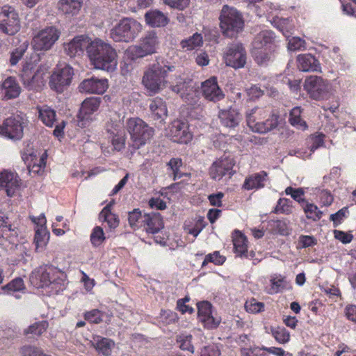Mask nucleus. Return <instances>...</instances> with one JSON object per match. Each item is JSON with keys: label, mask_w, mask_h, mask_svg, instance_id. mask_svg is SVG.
Segmentation results:
<instances>
[{"label": "nucleus", "mask_w": 356, "mask_h": 356, "mask_svg": "<svg viewBox=\"0 0 356 356\" xmlns=\"http://www.w3.org/2000/svg\"><path fill=\"white\" fill-rule=\"evenodd\" d=\"M106 130L108 134V139L111 142L116 150H121L124 147V131L122 123L118 120L113 122L108 121L106 125Z\"/></svg>", "instance_id": "16"}, {"label": "nucleus", "mask_w": 356, "mask_h": 356, "mask_svg": "<svg viewBox=\"0 0 356 356\" xmlns=\"http://www.w3.org/2000/svg\"><path fill=\"white\" fill-rule=\"evenodd\" d=\"M48 326L47 321L35 322L24 330V334L29 337H40L47 331Z\"/></svg>", "instance_id": "44"}, {"label": "nucleus", "mask_w": 356, "mask_h": 356, "mask_svg": "<svg viewBox=\"0 0 356 356\" xmlns=\"http://www.w3.org/2000/svg\"><path fill=\"white\" fill-rule=\"evenodd\" d=\"M22 182L17 173L3 170L0 172V190L4 189L8 197H13L19 190Z\"/></svg>", "instance_id": "19"}, {"label": "nucleus", "mask_w": 356, "mask_h": 356, "mask_svg": "<svg viewBox=\"0 0 356 356\" xmlns=\"http://www.w3.org/2000/svg\"><path fill=\"white\" fill-rule=\"evenodd\" d=\"M142 30L140 22L133 18L124 17L111 29L110 37L115 42L133 41Z\"/></svg>", "instance_id": "6"}, {"label": "nucleus", "mask_w": 356, "mask_h": 356, "mask_svg": "<svg viewBox=\"0 0 356 356\" xmlns=\"http://www.w3.org/2000/svg\"><path fill=\"white\" fill-rule=\"evenodd\" d=\"M267 180L268 173L262 170L247 177L245 179L242 188L247 191L259 190L265 186Z\"/></svg>", "instance_id": "31"}, {"label": "nucleus", "mask_w": 356, "mask_h": 356, "mask_svg": "<svg viewBox=\"0 0 356 356\" xmlns=\"http://www.w3.org/2000/svg\"><path fill=\"white\" fill-rule=\"evenodd\" d=\"M1 88L4 91L5 97L7 99L17 98L21 93V87L13 76L7 77L3 81Z\"/></svg>", "instance_id": "33"}, {"label": "nucleus", "mask_w": 356, "mask_h": 356, "mask_svg": "<svg viewBox=\"0 0 356 356\" xmlns=\"http://www.w3.org/2000/svg\"><path fill=\"white\" fill-rule=\"evenodd\" d=\"M38 119L47 127H53L57 120L56 112L47 105L38 106Z\"/></svg>", "instance_id": "34"}, {"label": "nucleus", "mask_w": 356, "mask_h": 356, "mask_svg": "<svg viewBox=\"0 0 356 356\" xmlns=\"http://www.w3.org/2000/svg\"><path fill=\"white\" fill-rule=\"evenodd\" d=\"M272 335L280 343H286L290 340V334L284 327H277L271 330Z\"/></svg>", "instance_id": "54"}, {"label": "nucleus", "mask_w": 356, "mask_h": 356, "mask_svg": "<svg viewBox=\"0 0 356 356\" xmlns=\"http://www.w3.org/2000/svg\"><path fill=\"white\" fill-rule=\"evenodd\" d=\"M2 289L3 291H6L8 293H12L24 290L25 289V285L22 278L17 277L3 286Z\"/></svg>", "instance_id": "57"}, {"label": "nucleus", "mask_w": 356, "mask_h": 356, "mask_svg": "<svg viewBox=\"0 0 356 356\" xmlns=\"http://www.w3.org/2000/svg\"><path fill=\"white\" fill-rule=\"evenodd\" d=\"M157 44V36L155 33L151 32L140 40L138 45L130 47L127 54L132 60L143 58L155 53Z\"/></svg>", "instance_id": "12"}, {"label": "nucleus", "mask_w": 356, "mask_h": 356, "mask_svg": "<svg viewBox=\"0 0 356 356\" xmlns=\"http://www.w3.org/2000/svg\"><path fill=\"white\" fill-rule=\"evenodd\" d=\"M149 109L155 120L167 116V106L165 102L161 97H156L152 100L149 104Z\"/></svg>", "instance_id": "39"}, {"label": "nucleus", "mask_w": 356, "mask_h": 356, "mask_svg": "<svg viewBox=\"0 0 356 356\" xmlns=\"http://www.w3.org/2000/svg\"><path fill=\"white\" fill-rule=\"evenodd\" d=\"M52 268H49V264H44L35 268L31 273L29 280L31 284L36 289H41L48 294V285L47 277L49 275H54Z\"/></svg>", "instance_id": "20"}, {"label": "nucleus", "mask_w": 356, "mask_h": 356, "mask_svg": "<svg viewBox=\"0 0 356 356\" xmlns=\"http://www.w3.org/2000/svg\"><path fill=\"white\" fill-rule=\"evenodd\" d=\"M302 112V110L300 106L293 108L289 113V122L293 127L304 131L308 127L306 122L301 118Z\"/></svg>", "instance_id": "41"}, {"label": "nucleus", "mask_w": 356, "mask_h": 356, "mask_svg": "<svg viewBox=\"0 0 356 356\" xmlns=\"http://www.w3.org/2000/svg\"><path fill=\"white\" fill-rule=\"evenodd\" d=\"M60 31L55 26H47L40 30L33 38V45L35 50L47 51L59 39Z\"/></svg>", "instance_id": "11"}, {"label": "nucleus", "mask_w": 356, "mask_h": 356, "mask_svg": "<svg viewBox=\"0 0 356 356\" xmlns=\"http://www.w3.org/2000/svg\"><path fill=\"white\" fill-rule=\"evenodd\" d=\"M302 206L308 219L317 221L321 218L323 212L314 204L306 201Z\"/></svg>", "instance_id": "47"}, {"label": "nucleus", "mask_w": 356, "mask_h": 356, "mask_svg": "<svg viewBox=\"0 0 356 356\" xmlns=\"http://www.w3.org/2000/svg\"><path fill=\"white\" fill-rule=\"evenodd\" d=\"M278 44L275 33L271 30H262L254 38L251 55L259 65H266L275 57Z\"/></svg>", "instance_id": "2"}, {"label": "nucleus", "mask_w": 356, "mask_h": 356, "mask_svg": "<svg viewBox=\"0 0 356 356\" xmlns=\"http://www.w3.org/2000/svg\"><path fill=\"white\" fill-rule=\"evenodd\" d=\"M21 356H49L44 354L42 350L35 346H24L20 349Z\"/></svg>", "instance_id": "61"}, {"label": "nucleus", "mask_w": 356, "mask_h": 356, "mask_svg": "<svg viewBox=\"0 0 356 356\" xmlns=\"http://www.w3.org/2000/svg\"><path fill=\"white\" fill-rule=\"evenodd\" d=\"M234 165L232 160L228 158L218 159L209 168V176L214 180H220L225 175L232 174Z\"/></svg>", "instance_id": "25"}, {"label": "nucleus", "mask_w": 356, "mask_h": 356, "mask_svg": "<svg viewBox=\"0 0 356 356\" xmlns=\"http://www.w3.org/2000/svg\"><path fill=\"white\" fill-rule=\"evenodd\" d=\"M21 29L17 12L10 6L0 8V30L6 35H14Z\"/></svg>", "instance_id": "9"}, {"label": "nucleus", "mask_w": 356, "mask_h": 356, "mask_svg": "<svg viewBox=\"0 0 356 356\" xmlns=\"http://www.w3.org/2000/svg\"><path fill=\"white\" fill-rule=\"evenodd\" d=\"M88 56L96 69L107 72L114 71L118 65L115 49L102 39L95 38L87 44Z\"/></svg>", "instance_id": "1"}, {"label": "nucleus", "mask_w": 356, "mask_h": 356, "mask_svg": "<svg viewBox=\"0 0 356 356\" xmlns=\"http://www.w3.org/2000/svg\"><path fill=\"white\" fill-rule=\"evenodd\" d=\"M288 49L293 51L304 50L306 49V42L299 37H292L288 40Z\"/></svg>", "instance_id": "60"}, {"label": "nucleus", "mask_w": 356, "mask_h": 356, "mask_svg": "<svg viewBox=\"0 0 356 356\" xmlns=\"http://www.w3.org/2000/svg\"><path fill=\"white\" fill-rule=\"evenodd\" d=\"M92 344L99 354L104 356H109L111 354L112 348L115 346L112 339L98 335L93 337Z\"/></svg>", "instance_id": "35"}, {"label": "nucleus", "mask_w": 356, "mask_h": 356, "mask_svg": "<svg viewBox=\"0 0 356 356\" xmlns=\"http://www.w3.org/2000/svg\"><path fill=\"white\" fill-rule=\"evenodd\" d=\"M88 39V37L83 35L75 36L69 42L64 43L65 53L71 58L81 55L84 47H87Z\"/></svg>", "instance_id": "27"}, {"label": "nucleus", "mask_w": 356, "mask_h": 356, "mask_svg": "<svg viewBox=\"0 0 356 356\" xmlns=\"http://www.w3.org/2000/svg\"><path fill=\"white\" fill-rule=\"evenodd\" d=\"M197 318L207 330H213L218 327L220 323V318L213 316V306L209 301H202L197 305Z\"/></svg>", "instance_id": "15"}, {"label": "nucleus", "mask_w": 356, "mask_h": 356, "mask_svg": "<svg viewBox=\"0 0 356 356\" xmlns=\"http://www.w3.org/2000/svg\"><path fill=\"white\" fill-rule=\"evenodd\" d=\"M143 229L147 233L154 234L164 227L162 216L158 212L147 213Z\"/></svg>", "instance_id": "28"}, {"label": "nucleus", "mask_w": 356, "mask_h": 356, "mask_svg": "<svg viewBox=\"0 0 356 356\" xmlns=\"http://www.w3.org/2000/svg\"><path fill=\"white\" fill-rule=\"evenodd\" d=\"M28 47V42H25L12 51L10 58V63L11 65H15L21 60L26 51Z\"/></svg>", "instance_id": "55"}, {"label": "nucleus", "mask_w": 356, "mask_h": 356, "mask_svg": "<svg viewBox=\"0 0 356 356\" xmlns=\"http://www.w3.org/2000/svg\"><path fill=\"white\" fill-rule=\"evenodd\" d=\"M267 229L274 234L282 236L289 234L288 222L285 220H270L268 221Z\"/></svg>", "instance_id": "40"}, {"label": "nucleus", "mask_w": 356, "mask_h": 356, "mask_svg": "<svg viewBox=\"0 0 356 356\" xmlns=\"http://www.w3.org/2000/svg\"><path fill=\"white\" fill-rule=\"evenodd\" d=\"M104 312L97 309H94L90 311L86 312L84 314V318L90 323L99 324L102 322Z\"/></svg>", "instance_id": "59"}, {"label": "nucleus", "mask_w": 356, "mask_h": 356, "mask_svg": "<svg viewBox=\"0 0 356 356\" xmlns=\"http://www.w3.org/2000/svg\"><path fill=\"white\" fill-rule=\"evenodd\" d=\"M190 298L188 296L184 297V298L179 299L177 302V309L179 311L181 314H193L194 312V309L186 305V302H189Z\"/></svg>", "instance_id": "64"}, {"label": "nucleus", "mask_w": 356, "mask_h": 356, "mask_svg": "<svg viewBox=\"0 0 356 356\" xmlns=\"http://www.w3.org/2000/svg\"><path fill=\"white\" fill-rule=\"evenodd\" d=\"M173 68V66H163L158 63H154L145 71L142 83L148 91L156 94L165 87L168 72Z\"/></svg>", "instance_id": "3"}, {"label": "nucleus", "mask_w": 356, "mask_h": 356, "mask_svg": "<svg viewBox=\"0 0 356 356\" xmlns=\"http://www.w3.org/2000/svg\"><path fill=\"white\" fill-rule=\"evenodd\" d=\"M82 3L81 0H59L58 8L65 15H75L81 10Z\"/></svg>", "instance_id": "38"}, {"label": "nucleus", "mask_w": 356, "mask_h": 356, "mask_svg": "<svg viewBox=\"0 0 356 356\" xmlns=\"http://www.w3.org/2000/svg\"><path fill=\"white\" fill-rule=\"evenodd\" d=\"M169 135L174 142L187 143L192 140L193 136L188 131V124L179 120H174L170 127Z\"/></svg>", "instance_id": "22"}, {"label": "nucleus", "mask_w": 356, "mask_h": 356, "mask_svg": "<svg viewBox=\"0 0 356 356\" xmlns=\"http://www.w3.org/2000/svg\"><path fill=\"white\" fill-rule=\"evenodd\" d=\"M73 75L74 69L70 65H56L49 77L50 88L58 93L63 92L71 84Z\"/></svg>", "instance_id": "8"}, {"label": "nucleus", "mask_w": 356, "mask_h": 356, "mask_svg": "<svg viewBox=\"0 0 356 356\" xmlns=\"http://www.w3.org/2000/svg\"><path fill=\"white\" fill-rule=\"evenodd\" d=\"M36 63L26 60L22 65L20 77L24 86L29 90L39 91L46 83V71L42 67L35 70Z\"/></svg>", "instance_id": "5"}, {"label": "nucleus", "mask_w": 356, "mask_h": 356, "mask_svg": "<svg viewBox=\"0 0 356 356\" xmlns=\"http://www.w3.org/2000/svg\"><path fill=\"white\" fill-rule=\"evenodd\" d=\"M108 87V83L106 79H98L92 76L81 81L79 86V89L81 92L103 94Z\"/></svg>", "instance_id": "24"}, {"label": "nucleus", "mask_w": 356, "mask_h": 356, "mask_svg": "<svg viewBox=\"0 0 356 356\" xmlns=\"http://www.w3.org/2000/svg\"><path fill=\"white\" fill-rule=\"evenodd\" d=\"M106 238L105 233L102 227L95 226L92 229L90 236V241L94 248L101 246L106 241Z\"/></svg>", "instance_id": "48"}, {"label": "nucleus", "mask_w": 356, "mask_h": 356, "mask_svg": "<svg viewBox=\"0 0 356 356\" xmlns=\"http://www.w3.org/2000/svg\"><path fill=\"white\" fill-rule=\"evenodd\" d=\"M201 92L207 100L213 102H219L225 97V94L218 84L217 78L215 76L202 83Z\"/></svg>", "instance_id": "21"}, {"label": "nucleus", "mask_w": 356, "mask_h": 356, "mask_svg": "<svg viewBox=\"0 0 356 356\" xmlns=\"http://www.w3.org/2000/svg\"><path fill=\"white\" fill-rule=\"evenodd\" d=\"M101 102L100 97H92L82 102L77 115V125L79 127L85 128L93 120V114L99 109Z\"/></svg>", "instance_id": "13"}, {"label": "nucleus", "mask_w": 356, "mask_h": 356, "mask_svg": "<svg viewBox=\"0 0 356 356\" xmlns=\"http://www.w3.org/2000/svg\"><path fill=\"white\" fill-rule=\"evenodd\" d=\"M241 356H270L266 348L253 347L241 349Z\"/></svg>", "instance_id": "62"}, {"label": "nucleus", "mask_w": 356, "mask_h": 356, "mask_svg": "<svg viewBox=\"0 0 356 356\" xmlns=\"http://www.w3.org/2000/svg\"><path fill=\"white\" fill-rule=\"evenodd\" d=\"M234 251L236 256L252 259L255 256L253 251L248 252V238L238 230H235L233 234Z\"/></svg>", "instance_id": "26"}, {"label": "nucleus", "mask_w": 356, "mask_h": 356, "mask_svg": "<svg viewBox=\"0 0 356 356\" xmlns=\"http://www.w3.org/2000/svg\"><path fill=\"white\" fill-rule=\"evenodd\" d=\"M292 206L291 201L286 198H280L273 212L275 213L289 214L291 213Z\"/></svg>", "instance_id": "56"}, {"label": "nucleus", "mask_w": 356, "mask_h": 356, "mask_svg": "<svg viewBox=\"0 0 356 356\" xmlns=\"http://www.w3.org/2000/svg\"><path fill=\"white\" fill-rule=\"evenodd\" d=\"M146 23L152 27H161L165 26L168 22V17L161 11L151 10L145 15Z\"/></svg>", "instance_id": "37"}, {"label": "nucleus", "mask_w": 356, "mask_h": 356, "mask_svg": "<svg viewBox=\"0 0 356 356\" xmlns=\"http://www.w3.org/2000/svg\"><path fill=\"white\" fill-rule=\"evenodd\" d=\"M49 267L52 268V270L54 269L52 271L54 275H49V277H47L48 295L58 294L65 289L67 275L64 271L51 264H49Z\"/></svg>", "instance_id": "17"}, {"label": "nucleus", "mask_w": 356, "mask_h": 356, "mask_svg": "<svg viewBox=\"0 0 356 356\" xmlns=\"http://www.w3.org/2000/svg\"><path fill=\"white\" fill-rule=\"evenodd\" d=\"M268 115V111L264 108L255 107L246 113V120L248 127L254 131L258 122L264 120Z\"/></svg>", "instance_id": "36"}, {"label": "nucleus", "mask_w": 356, "mask_h": 356, "mask_svg": "<svg viewBox=\"0 0 356 356\" xmlns=\"http://www.w3.org/2000/svg\"><path fill=\"white\" fill-rule=\"evenodd\" d=\"M49 233L47 231V227H40L35 228V234L34 241L36 248L46 245L49 240Z\"/></svg>", "instance_id": "51"}, {"label": "nucleus", "mask_w": 356, "mask_h": 356, "mask_svg": "<svg viewBox=\"0 0 356 356\" xmlns=\"http://www.w3.org/2000/svg\"><path fill=\"white\" fill-rule=\"evenodd\" d=\"M304 90L309 97L314 100L326 99L329 93V83L327 80L318 76H309L305 80Z\"/></svg>", "instance_id": "10"}, {"label": "nucleus", "mask_w": 356, "mask_h": 356, "mask_svg": "<svg viewBox=\"0 0 356 356\" xmlns=\"http://www.w3.org/2000/svg\"><path fill=\"white\" fill-rule=\"evenodd\" d=\"M203 43L202 36L200 33H195L187 39L181 42V47L186 51H191L202 46Z\"/></svg>", "instance_id": "46"}, {"label": "nucleus", "mask_w": 356, "mask_h": 356, "mask_svg": "<svg viewBox=\"0 0 356 356\" xmlns=\"http://www.w3.org/2000/svg\"><path fill=\"white\" fill-rule=\"evenodd\" d=\"M220 123L229 128H234L239 124L241 120L240 113L236 108L230 107L227 109H221L218 113Z\"/></svg>", "instance_id": "30"}, {"label": "nucleus", "mask_w": 356, "mask_h": 356, "mask_svg": "<svg viewBox=\"0 0 356 356\" xmlns=\"http://www.w3.org/2000/svg\"><path fill=\"white\" fill-rule=\"evenodd\" d=\"M192 335L189 334L181 333L177 336V341L179 344V348L182 350H187L191 353H194V346L192 344Z\"/></svg>", "instance_id": "50"}, {"label": "nucleus", "mask_w": 356, "mask_h": 356, "mask_svg": "<svg viewBox=\"0 0 356 356\" xmlns=\"http://www.w3.org/2000/svg\"><path fill=\"white\" fill-rule=\"evenodd\" d=\"M349 215V210L348 207H344L339 209L337 212L331 214L330 216V220L333 222V225L334 227H337L341 222L348 218Z\"/></svg>", "instance_id": "58"}, {"label": "nucleus", "mask_w": 356, "mask_h": 356, "mask_svg": "<svg viewBox=\"0 0 356 356\" xmlns=\"http://www.w3.org/2000/svg\"><path fill=\"white\" fill-rule=\"evenodd\" d=\"M0 213V238L9 240L10 237L17 234L15 229L6 220L8 218H4Z\"/></svg>", "instance_id": "49"}, {"label": "nucleus", "mask_w": 356, "mask_h": 356, "mask_svg": "<svg viewBox=\"0 0 356 356\" xmlns=\"http://www.w3.org/2000/svg\"><path fill=\"white\" fill-rule=\"evenodd\" d=\"M278 118L279 117L277 115H269L266 120H263L261 122H258L257 127H256L254 131L264 134L274 129L278 125Z\"/></svg>", "instance_id": "42"}, {"label": "nucleus", "mask_w": 356, "mask_h": 356, "mask_svg": "<svg viewBox=\"0 0 356 356\" xmlns=\"http://www.w3.org/2000/svg\"><path fill=\"white\" fill-rule=\"evenodd\" d=\"M22 122L15 118L6 119L3 124H0V135L13 140H19L23 136Z\"/></svg>", "instance_id": "23"}, {"label": "nucleus", "mask_w": 356, "mask_h": 356, "mask_svg": "<svg viewBox=\"0 0 356 356\" xmlns=\"http://www.w3.org/2000/svg\"><path fill=\"white\" fill-rule=\"evenodd\" d=\"M223 59L227 66L242 68L246 63V51L241 43L232 44L224 54Z\"/></svg>", "instance_id": "14"}, {"label": "nucleus", "mask_w": 356, "mask_h": 356, "mask_svg": "<svg viewBox=\"0 0 356 356\" xmlns=\"http://www.w3.org/2000/svg\"><path fill=\"white\" fill-rule=\"evenodd\" d=\"M226 261V257L220 254L219 251H214L212 253H209L205 256V258L202 264V267H204L209 263H213L215 265L220 266L222 265Z\"/></svg>", "instance_id": "52"}, {"label": "nucleus", "mask_w": 356, "mask_h": 356, "mask_svg": "<svg viewBox=\"0 0 356 356\" xmlns=\"http://www.w3.org/2000/svg\"><path fill=\"white\" fill-rule=\"evenodd\" d=\"M167 171L170 176H172L174 181L181 178L184 174L179 172L182 166V160L180 158H172L167 163Z\"/></svg>", "instance_id": "45"}, {"label": "nucleus", "mask_w": 356, "mask_h": 356, "mask_svg": "<svg viewBox=\"0 0 356 356\" xmlns=\"http://www.w3.org/2000/svg\"><path fill=\"white\" fill-rule=\"evenodd\" d=\"M220 27L223 35L234 38L244 28V19L236 8L225 5L220 15Z\"/></svg>", "instance_id": "4"}, {"label": "nucleus", "mask_w": 356, "mask_h": 356, "mask_svg": "<svg viewBox=\"0 0 356 356\" xmlns=\"http://www.w3.org/2000/svg\"><path fill=\"white\" fill-rule=\"evenodd\" d=\"M146 215L147 213H143L139 209H134L129 212L128 221L130 227L134 229H143Z\"/></svg>", "instance_id": "43"}, {"label": "nucleus", "mask_w": 356, "mask_h": 356, "mask_svg": "<svg viewBox=\"0 0 356 356\" xmlns=\"http://www.w3.org/2000/svg\"><path fill=\"white\" fill-rule=\"evenodd\" d=\"M297 63L299 70L302 72H318L321 68L318 60L311 54L298 55Z\"/></svg>", "instance_id": "32"}, {"label": "nucleus", "mask_w": 356, "mask_h": 356, "mask_svg": "<svg viewBox=\"0 0 356 356\" xmlns=\"http://www.w3.org/2000/svg\"><path fill=\"white\" fill-rule=\"evenodd\" d=\"M49 267L52 268V270L54 269L52 271L54 275H49V277H47L48 295L58 294L65 289L67 275L64 271L51 264H49Z\"/></svg>", "instance_id": "18"}, {"label": "nucleus", "mask_w": 356, "mask_h": 356, "mask_svg": "<svg viewBox=\"0 0 356 356\" xmlns=\"http://www.w3.org/2000/svg\"><path fill=\"white\" fill-rule=\"evenodd\" d=\"M112 203L110 202L103 208L99 215V220L103 223H106L105 228L107 232H114L119 226V216L111 212Z\"/></svg>", "instance_id": "29"}, {"label": "nucleus", "mask_w": 356, "mask_h": 356, "mask_svg": "<svg viewBox=\"0 0 356 356\" xmlns=\"http://www.w3.org/2000/svg\"><path fill=\"white\" fill-rule=\"evenodd\" d=\"M271 293H279L285 289V280L282 276H277L270 280Z\"/></svg>", "instance_id": "63"}, {"label": "nucleus", "mask_w": 356, "mask_h": 356, "mask_svg": "<svg viewBox=\"0 0 356 356\" xmlns=\"http://www.w3.org/2000/svg\"><path fill=\"white\" fill-rule=\"evenodd\" d=\"M127 128L136 149L145 145L154 135V129L140 118L129 119Z\"/></svg>", "instance_id": "7"}, {"label": "nucleus", "mask_w": 356, "mask_h": 356, "mask_svg": "<svg viewBox=\"0 0 356 356\" xmlns=\"http://www.w3.org/2000/svg\"><path fill=\"white\" fill-rule=\"evenodd\" d=\"M245 309L247 312L255 314L264 312L265 305L264 302H259L255 298H252L245 302Z\"/></svg>", "instance_id": "53"}]
</instances>
